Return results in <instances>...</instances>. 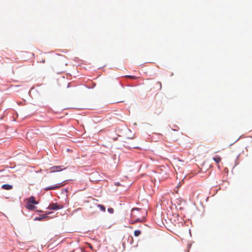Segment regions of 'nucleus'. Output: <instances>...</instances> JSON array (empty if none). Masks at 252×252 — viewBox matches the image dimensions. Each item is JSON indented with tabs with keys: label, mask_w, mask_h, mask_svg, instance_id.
Listing matches in <instances>:
<instances>
[{
	"label": "nucleus",
	"mask_w": 252,
	"mask_h": 252,
	"mask_svg": "<svg viewBox=\"0 0 252 252\" xmlns=\"http://www.w3.org/2000/svg\"><path fill=\"white\" fill-rule=\"evenodd\" d=\"M62 166H55L50 167L49 169L50 173H53L55 172H59L66 169L65 167L63 168Z\"/></svg>",
	"instance_id": "obj_1"
},
{
	"label": "nucleus",
	"mask_w": 252,
	"mask_h": 252,
	"mask_svg": "<svg viewBox=\"0 0 252 252\" xmlns=\"http://www.w3.org/2000/svg\"><path fill=\"white\" fill-rule=\"evenodd\" d=\"M63 208V206L61 205H59L58 203H51L49 207H48V209L50 210H57L61 209H62Z\"/></svg>",
	"instance_id": "obj_2"
},
{
	"label": "nucleus",
	"mask_w": 252,
	"mask_h": 252,
	"mask_svg": "<svg viewBox=\"0 0 252 252\" xmlns=\"http://www.w3.org/2000/svg\"><path fill=\"white\" fill-rule=\"evenodd\" d=\"M28 202L33 204H37L38 202L36 201L34 197L31 196L28 199Z\"/></svg>",
	"instance_id": "obj_3"
},
{
	"label": "nucleus",
	"mask_w": 252,
	"mask_h": 252,
	"mask_svg": "<svg viewBox=\"0 0 252 252\" xmlns=\"http://www.w3.org/2000/svg\"><path fill=\"white\" fill-rule=\"evenodd\" d=\"M26 207L30 210H33L36 208V207L33 204L29 202L26 204Z\"/></svg>",
	"instance_id": "obj_4"
},
{
	"label": "nucleus",
	"mask_w": 252,
	"mask_h": 252,
	"mask_svg": "<svg viewBox=\"0 0 252 252\" xmlns=\"http://www.w3.org/2000/svg\"><path fill=\"white\" fill-rule=\"evenodd\" d=\"M48 217L47 214L41 215L38 217H36L34 219V220H42L47 218Z\"/></svg>",
	"instance_id": "obj_5"
},
{
	"label": "nucleus",
	"mask_w": 252,
	"mask_h": 252,
	"mask_svg": "<svg viewBox=\"0 0 252 252\" xmlns=\"http://www.w3.org/2000/svg\"><path fill=\"white\" fill-rule=\"evenodd\" d=\"M145 220V218L142 217L141 219L137 218L134 220H131V223L134 224L138 222H143Z\"/></svg>",
	"instance_id": "obj_6"
},
{
	"label": "nucleus",
	"mask_w": 252,
	"mask_h": 252,
	"mask_svg": "<svg viewBox=\"0 0 252 252\" xmlns=\"http://www.w3.org/2000/svg\"><path fill=\"white\" fill-rule=\"evenodd\" d=\"M1 188L5 190H10L12 189L13 186L10 185L4 184L1 186Z\"/></svg>",
	"instance_id": "obj_7"
},
{
	"label": "nucleus",
	"mask_w": 252,
	"mask_h": 252,
	"mask_svg": "<svg viewBox=\"0 0 252 252\" xmlns=\"http://www.w3.org/2000/svg\"><path fill=\"white\" fill-rule=\"evenodd\" d=\"M61 186V185H56V186H54L45 188V190H51V189L54 190V189H56L59 188Z\"/></svg>",
	"instance_id": "obj_8"
},
{
	"label": "nucleus",
	"mask_w": 252,
	"mask_h": 252,
	"mask_svg": "<svg viewBox=\"0 0 252 252\" xmlns=\"http://www.w3.org/2000/svg\"><path fill=\"white\" fill-rule=\"evenodd\" d=\"M213 159L217 163H219L221 159V158L218 156L214 157Z\"/></svg>",
	"instance_id": "obj_9"
},
{
	"label": "nucleus",
	"mask_w": 252,
	"mask_h": 252,
	"mask_svg": "<svg viewBox=\"0 0 252 252\" xmlns=\"http://www.w3.org/2000/svg\"><path fill=\"white\" fill-rule=\"evenodd\" d=\"M141 234V231L139 230H135L134 232V235L135 237L139 236Z\"/></svg>",
	"instance_id": "obj_10"
},
{
	"label": "nucleus",
	"mask_w": 252,
	"mask_h": 252,
	"mask_svg": "<svg viewBox=\"0 0 252 252\" xmlns=\"http://www.w3.org/2000/svg\"><path fill=\"white\" fill-rule=\"evenodd\" d=\"M97 207H98V208H100V209L102 211H103V212H105V207H104L103 205H101V204H98V205H97Z\"/></svg>",
	"instance_id": "obj_11"
},
{
	"label": "nucleus",
	"mask_w": 252,
	"mask_h": 252,
	"mask_svg": "<svg viewBox=\"0 0 252 252\" xmlns=\"http://www.w3.org/2000/svg\"><path fill=\"white\" fill-rule=\"evenodd\" d=\"M156 85L158 86V87L159 88V90H160L162 88V84L160 82H157L156 83Z\"/></svg>",
	"instance_id": "obj_12"
},
{
	"label": "nucleus",
	"mask_w": 252,
	"mask_h": 252,
	"mask_svg": "<svg viewBox=\"0 0 252 252\" xmlns=\"http://www.w3.org/2000/svg\"><path fill=\"white\" fill-rule=\"evenodd\" d=\"M128 148H138V147L135 145H131V146H127Z\"/></svg>",
	"instance_id": "obj_13"
},
{
	"label": "nucleus",
	"mask_w": 252,
	"mask_h": 252,
	"mask_svg": "<svg viewBox=\"0 0 252 252\" xmlns=\"http://www.w3.org/2000/svg\"><path fill=\"white\" fill-rule=\"evenodd\" d=\"M108 211L110 213H113L114 212V210L113 208H108Z\"/></svg>",
	"instance_id": "obj_14"
},
{
	"label": "nucleus",
	"mask_w": 252,
	"mask_h": 252,
	"mask_svg": "<svg viewBox=\"0 0 252 252\" xmlns=\"http://www.w3.org/2000/svg\"><path fill=\"white\" fill-rule=\"evenodd\" d=\"M127 77L133 79H136L137 78L135 76H127Z\"/></svg>",
	"instance_id": "obj_15"
},
{
	"label": "nucleus",
	"mask_w": 252,
	"mask_h": 252,
	"mask_svg": "<svg viewBox=\"0 0 252 252\" xmlns=\"http://www.w3.org/2000/svg\"><path fill=\"white\" fill-rule=\"evenodd\" d=\"M138 209L137 208H133L132 210V211H133L134 210H138Z\"/></svg>",
	"instance_id": "obj_16"
},
{
	"label": "nucleus",
	"mask_w": 252,
	"mask_h": 252,
	"mask_svg": "<svg viewBox=\"0 0 252 252\" xmlns=\"http://www.w3.org/2000/svg\"><path fill=\"white\" fill-rule=\"evenodd\" d=\"M131 216H132V217H134V215L133 214H132Z\"/></svg>",
	"instance_id": "obj_17"
}]
</instances>
